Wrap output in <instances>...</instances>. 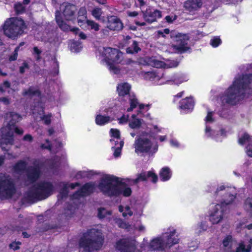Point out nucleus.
<instances>
[{
    "mask_svg": "<svg viewBox=\"0 0 252 252\" xmlns=\"http://www.w3.org/2000/svg\"><path fill=\"white\" fill-rule=\"evenodd\" d=\"M176 233V230L170 226L165 229L160 235L153 237L149 242L144 238L141 244V251L136 248L137 242L135 239L131 238L119 240L116 243V248L120 252H141L147 250L163 252L180 243V239L175 237Z\"/></svg>",
    "mask_w": 252,
    "mask_h": 252,
    "instance_id": "f257e3e1",
    "label": "nucleus"
},
{
    "mask_svg": "<svg viewBox=\"0 0 252 252\" xmlns=\"http://www.w3.org/2000/svg\"><path fill=\"white\" fill-rule=\"evenodd\" d=\"M252 94V74L239 75L227 89L220 99L222 103L232 105L246 96Z\"/></svg>",
    "mask_w": 252,
    "mask_h": 252,
    "instance_id": "f03ea898",
    "label": "nucleus"
},
{
    "mask_svg": "<svg viewBox=\"0 0 252 252\" xmlns=\"http://www.w3.org/2000/svg\"><path fill=\"white\" fill-rule=\"evenodd\" d=\"M236 195V189L234 187H225L220 185L218 187L216 191V197L220 203L213 206L209 213V220L213 224L220 222L224 217L228 206L234 201Z\"/></svg>",
    "mask_w": 252,
    "mask_h": 252,
    "instance_id": "7ed1b4c3",
    "label": "nucleus"
},
{
    "mask_svg": "<svg viewBox=\"0 0 252 252\" xmlns=\"http://www.w3.org/2000/svg\"><path fill=\"white\" fill-rule=\"evenodd\" d=\"M98 188L103 194L110 197L121 195L127 197L131 193L130 188L121 178L108 174L101 178Z\"/></svg>",
    "mask_w": 252,
    "mask_h": 252,
    "instance_id": "20e7f679",
    "label": "nucleus"
},
{
    "mask_svg": "<svg viewBox=\"0 0 252 252\" xmlns=\"http://www.w3.org/2000/svg\"><path fill=\"white\" fill-rule=\"evenodd\" d=\"M103 64L106 65L110 72L121 76L128 72V66L120 67L119 64L123 61V53L117 49L100 47L98 49Z\"/></svg>",
    "mask_w": 252,
    "mask_h": 252,
    "instance_id": "39448f33",
    "label": "nucleus"
},
{
    "mask_svg": "<svg viewBox=\"0 0 252 252\" xmlns=\"http://www.w3.org/2000/svg\"><path fill=\"white\" fill-rule=\"evenodd\" d=\"M22 119V117L18 114L10 112L6 114L5 120L6 125L1 129L0 136V146L3 151H7L9 146L13 144V133L15 132L18 134H22L23 130L15 126V124Z\"/></svg>",
    "mask_w": 252,
    "mask_h": 252,
    "instance_id": "423d86ee",
    "label": "nucleus"
},
{
    "mask_svg": "<svg viewBox=\"0 0 252 252\" xmlns=\"http://www.w3.org/2000/svg\"><path fill=\"white\" fill-rule=\"evenodd\" d=\"M100 226L90 229L85 233L79 241V251L81 252H91L100 249L103 243L104 237Z\"/></svg>",
    "mask_w": 252,
    "mask_h": 252,
    "instance_id": "0eeeda50",
    "label": "nucleus"
},
{
    "mask_svg": "<svg viewBox=\"0 0 252 252\" xmlns=\"http://www.w3.org/2000/svg\"><path fill=\"white\" fill-rule=\"evenodd\" d=\"M23 94L34 99V105L32 106V110L36 119H38V117H39L44 121L45 124L49 125L51 123V115H43L44 106L46 98L41 95L38 89L35 87H30L27 91L24 92Z\"/></svg>",
    "mask_w": 252,
    "mask_h": 252,
    "instance_id": "6e6552de",
    "label": "nucleus"
},
{
    "mask_svg": "<svg viewBox=\"0 0 252 252\" xmlns=\"http://www.w3.org/2000/svg\"><path fill=\"white\" fill-rule=\"evenodd\" d=\"M133 147L136 153H146L153 155L158 150L157 142L153 141L152 138L149 137V129H147L145 134H142L136 138Z\"/></svg>",
    "mask_w": 252,
    "mask_h": 252,
    "instance_id": "1a4fd4ad",
    "label": "nucleus"
},
{
    "mask_svg": "<svg viewBox=\"0 0 252 252\" xmlns=\"http://www.w3.org/2000/svg\"><path fill=\"white\" fill-rule=\"evenodd\" d=\"M54 190L53 185L48 182H43L34 184L26 193L29 201H34L44 199L50 195Z\"/></svg>",
    "mask_w": 252,
    "mask_h": 252,
    "instance_id": "9d476101",
    "label": "nucleus"
},
{
    "mask_svg": "<svg viewBox=\"0 0 252 252\" xmlns=\"http://www.w3.org/2000/svg\"><path fill=\"white\" fill-rule=\"evenodd\" d=\"M76 10L75 5L68 3H63L60 8V11L56 13V20L59 27L63 31L70 29L69 26L66 23V21H72L75 18V12Z\"/></svg>",
    "mask_w": 252,
    "mask_h": 252,
    "instance_id": "9b49d317",
    "label": "nucleus"
},
{
    "mask_svg": "<svg viewBox=\"0 0 252 252\" xmlns=\"http://www.w3.org/2000/svg\"><path fill=\"white\" fill-rule=\"evenodd\" d=\"M25 29L23 20L11 18L7 19L3 26L4 34L7 37L14 39L22 34Z\"/></svg>",
    "mask_w": 252,
    "mask_h": 252,
    "instance_id": "f8f14e48",
    "label": "nucleus"
},
{
    "mask_svg": "<svg viewBox=\"0 0 252 252\" xmlns=\"http://www.w3.org/2000/svg\"><path fill=\"white\" fill-rule=\"evenodd\" d=\"M130 85L126 82L121 83L117 86V92L119 95L120 96H126L128 97L130 107L127 108L126 111L128 112L131 111L137 106H138L140 110H148V105L139 104L135 95L134 94H130Z\"/></svg>",
    "mask_w": 252,
    "mask_h": 252,
    "instance_id": "ddd939ff",
    "label": "nucleus"
},
{
    "mask_svg": "<svg viewBox=\"0 0 252 252\" xmlns=\"http://www.w3.org/2000/svg\"><path fill=\"white\" fill-rule=\"evenodd\" d=\"M207 115L205 118L206 126L205 135L206 137L215 139L217 141H221L226 135V131L223 129L218 130L211 126L210 124L213 122V111L207 109Z\"/></svg>",
    "mask_w": 252,
    "mask_h": 252,
    "instance_id": "4468645a",
    "label": "nucleus"
},
{
    "mask_svg": "<svg viewBox=\"0 0 252 252\" xmlns=\"http://www.w3.org/2000/svg\"><path fill=\"white\" fill-rule=\"evenodd\" d=\"M170 36L176 42V44L172 46L174 52L182 53L190 51V48L188 44L189 37L187 34L172 31Z\"/></svg>",
    "mask_w": 252,
    "mask_h": 252,
    "instance_id": "2eb2a0df",
    "label": "nucleus"
},
{
    "mask_svg": "<svg viewBox=\"0 0 252 252\" xmlns=\"http://www.w3.org/2000/svg\"><path fill=\"white\" fill-rule=\"evenodd\" d=\"M15 192L13 180L5 174L0 173V198H10Z\"/></svg>",
    "mask_w": 252,
    "mask_h": 252,
    "instance_id": "dca6fc26",
    "label": "nucleus"
},
{
    "mask_svg": "<svg viewBox=\"0 0 252 252\" xmlns=\"http://www.w3.org/2000/svg\"><path fill=\"white\" fill-rule=\"evenodd\" d=\"M95 186L94 183H88L84 185L80 190L70 196L71 203L76 207L84 200V197L93 192Z\"/></svg>",
    "mask_w": 252,
    "mask_h": 252,
    "instance_id": "f3484780",
    "label": "nucleus"
},
{
    "mask_svg": "<svg viewBox=\"0 0 252 252\" xmlns=\"http://www.w3.org/2000/svg\"><path fill=\"white\" fill-rule=\"evenodd\" d=\"M119 211L125 218H128L132 215L136 218H140L143 215V207L141 205H136L131 207L128 204H123L118 207Z\"/></svg>",
    "mask_w": 252,
    "mask_h": 252,
    "instance_id": "a211bd4d",
    "label": "nucleus"
},
{
    "mask_svg": "<svg viewBox=\"0 0 252 252\" xmlns=\"http://www.w3.org/2000/svg\"><path fill=\"white\" fill-rule=\"evenodd\" d=\"M111 139L110 142L112 149L114 151L113 155L115 158L119 157L121 154V150L124 146V141L120 138V133L117 129H110Z\"/></svg>",
    "mask_w": 252,
    "mask_h": 252,
    "instance_id": "6ab92c4d",
    "label": "nucleus"
},
{
    "mask_svg": "<svg viewBox=\"0 0 252 252\" xmlns=\"http://www.w3.org/2000/svg\"><path fill=\"white\" fill-rule=\"evenodd\" d=\"M139 75L144 79L152 82L157 85H161L164 82L162 81L163 73L156 69L150 71L142 70L139 73Z\"/></svg>",
    "mask_w": 252,
    "mask_h": 252,
    "instance_id": "aec40b11",
    "label": "nucleus"
},
{
    "mask_svg": "<svg viewBox=\"0 0 252 252\" xmlns=\"http://www.w3.org/2000/svg\"><path fill=\"white\" fill-rule=\"evenodd\" d=\"M42 166V164L38 161H35L33 166L28 168L27 173L28 182L33 183L40 177Z\"/></svg>",
    "mask_w": 252,
    "mask_h": 252,
    "instance_id": "412c9836",
    "label": "nucleus"
},
{
    "mask_svg": "<svg viewBox=\"0 0 252 252\" xmlns=\"http://www.w3.org/2000/svg\"><path fill=\"white\" fill-rule=\"evenodd\" d=\"M148 129H149V137L152 138L153 141H156L158 139L160 142H163L166 139V135H158L160 133H163L164 129L159 127L157 125H151L148 124Z\"/></svg>",
    "mask_w": 252,
    "mask_h": 252,
    "instance_id": "4be33fe9",
    "label": "nucleus"
},
{
    "mask_svg": "<svg viewBox=\"0 0 252 252\" xmlns=\"http://www.w3.org/2000/svg\"><path fill=\"white\" fill-rule=\"evenodd\" d=\"M79 185L78 183L70 184L64 182L60 183L59 187L61 188V189L58 196V202L61 201L62 200L67 197L69 189H74L76 187L79 186Z\"/></svg>",
    "mask_w": 252,
    "mask_h": 252,
    "instance_id": "5701e85b",
    "label": "nucleus"
},
{
    "mask_svg": "<svg viewBox=\"0 0 252 252\" xmlns=\"http://www.w3.org/2000/svg\"><path fill=\"white\" fill-rule=\"evenodd\" d=\"M148 63L150 65L156 68L160 67H175L178 66L179 63L177 61H172L169 63H165L155 57H152L149 59Z\"/></svg>",
    "mask_w": 252,
    "mask_h": 252,
    "instance_id": "b1692460",
    "label": "nucleus"
},
{
    "mask_svg": "<svg viewBox=\"0 0 252 252\" xmlns=\"http://www.w3.org/2000/svg\"><path fill=\"white\" fill-rule=\"evenodd\" d=\"M143 13L145 21L149 23H151L161 17L160 11L151 8H147L144 12L143 11Z\"/></svg>",
    "mask_w": 252,
    "mask_h": 252,
    "instance_id": "393cba45",
    "label": "nucleus"
},
{
    "mask_svg": "<svg viewBox=\"0 0 252 252\" xmlns=\"http://www.w3.org/2000/svg\"><path fill=\"white\" fill-rule=\"evenodd\" d=\"M194 101L192 97H187L180 101L179 108L182 113H188L192 111Z\"/></svg>",
    "mask_w": 252,
    "mask_h": 252,
    "instance_id": "a878e982",
    "label": "nucleus"
},
{
    "mask_svg": "<svg viewBox=\"0 0 252 252\" xmlns=\"http://www.w3.org/2000/svg\"><path fill=\"white\" fill-rule=\"evenodd\" d=\"M123 25L121 20L115 16L107 17V28L111 31H120L123 29Z\"/></svg>",
    "mask_w": 252,
    "mask_h": 252,
    "instance_id": "bb28decb",
    "label": "nucleus"
},
{
    "mask_svg": "<svg viewBox=\"0 0 252 252\" xmlns=\"http://www.w3.org/2000/svg\"><path fill=\"white\" fill-rule=\"evenodd\" d=\"M203 3L202 0H187L184 2V7L189 12H194L201 7Z\"/></svg>",
    "mask_w": 252,
    "mask_h": 252,
    "instance_id": "cd10ccee",
    "label": "nucleus"
},
{
    "mask_svg": "<svg viewBox=\"0 0 252 252\" xmlns=\"http://www.w3.org/2000/svg\"><path fill=\"white\" fill-rule=\"evenodd\" d=\"M148 178H151L153 182L156 183L158 180L157 175L152 171H148L147 172H142L137 175L136 179H133L132 181L133 183L136 184L141 181L146 180Z\"/></svg>",
    "mask_w": 252,
    "mask_h": 252,
    "instance_id": "c85d7f7f",
    "label": "nucleus"
},
{
    "mask_svg": "<svg viewBox=\"0 0 252 252\" xmlns=\"http://www.w3.org/2000/svg\"><path fill=\"white\" fill-rule=\"evenodd\" d=\"M103 110H100L95 117V123L97 125L103 126L112 122L114 118L103 114Z\"/></svg>",
    "mask_w": 252,
    "mask_h": 252,
    "instance_id": "c756f323",
    "label": "nucleus"
},
{
    "mask_svg": "<svg viewBox=\"0 0 252 252\" xmlns=\"http://www.w3.org/2000/svg\"><path fill=\"white\" fill-rule=\"evenodd\" d=\"M42 148L48 149L52 152H58L62 147V143L59 141H55L53 144H50L48 140H46V144H42Z\"/></svg>",
    "mask_w": 252,
    "mask_h": 252,
    "instance_id": "7c9ffc66",
    "label": "nucleus"
},
{
    "mask_svg": "<svg viewBox=\"0 0 252 252\" xmlns=\"http://www.w3.org/2000/svg\"><path fill=\"white\" fill-rule=\"evenodd\" d=\"M159 178L162 181L165 182L169 180L172 176V171L169 167H164L159 172Z\"/></svg>",
    "mask_w": 252,
    "mask_h": 252,
    "instance_id": "2f4dec72",
    "label": "nucleus"
},
{
    "mask_svg": "<svg viewBox=\"0 0 252 252\" xmlns=\"http://www.w3.org/2000/svg\"><path fill=\"white\" fill-rule=\"evenodd\" d=\"M189 80L188 76L182 74H176L172 76L170 81L176 84H180Z\"/></svg>",
    "mask_w": 252,
    "mask_h": 252,
    "instance_id": "473e14b6",
    "label": "nucleus"
},
{
    "mask_svg": "<svg viewBox=\"0 0 252 252\" xmlns=\"http://www.w3.org/2000/svg\"><path fill=\"white\" fill-rule=\"evenodd\" d=\"M142 121L137 117L135 115H132L129 121V126L131 128H138L142 124Z\"/></svg>",
    "mask_w": 252,
    "mask_h": 252,
    "instance_id": "72a5a7b5",
    "label": "nucleus"
},
{
    "mask_svg": "<svg viewBox=\"0 0 252 252\" xmlns=\"http://www.w3.org/2000/svg\"><path fill=\"white\" fill-rule=\"evenodd\" d=\"M234 242L232 241V237L230 235L227 236L223 240L222 244L226 252L231 251Z\"/></svg>",
    "mask_w": 252,
    "mask_h": 252,
    "instance_id": "f704fd0d",
    "label": "nucleus"
},
{
    "mask_svg": "<svg viewBox=\"0 0 252 252\" xmlns=\"http://www.w3.org/2000/svg\"><path fill=\"white\" fill-rule=\"evenodd\" d=\"M94 174L93 171H80L77 172L75 176L76 179H80L85 178H90Z\"/></svg>",
    "mask_w": 252,
    "mask_h": 252,
    "instance_id": "c9c22d12",
    "label": "nucleus"
},
{
    "mask_svg": "<svg viewBox=\"0 0 252 252\" xmlns=\"http://www.w3.org/2000/svg\"><path fill=\"white\" fill-rule=\"evenodd\" d=\"M251 246L250 245H246L244 242H241L237 247L235 252H250Z\"/></svg>",
    "mask_w": 252,
    "mask_h": 252,
    "instance_id": "e433bc0d",
    "label": "nucleus"
},
{
    "mask_svg": "<svg viewBox=\"0 0 252 252\" xmlns=\"http://www.w3.org/2000/svg\"><path fill=\"white\" fill-rule=\"evenodd\" d=\"M243 207L252 217V197H248L245 200Z\"/></svg>",
    "mask_w": 252,
    "mask_h": 252,
    "instance_id": "4c0bfd02",
    "label": "nucleus"
},
{
    "mask_svg": "<svg viewBox=\"0 0 252 252\" xmlns=\"http://www.w3.org/2000/svg\"><path fill=\"white\" fill-rule=\"evenodd\" d=\"M252 137L247 133L244 132L239 136L238 142L240 145H244L251 140Z\"/></svg>",
    "mask_w": 252,
    "mask_h": 252,
    "instance_id": "58836bf2",
    "label": "nucleus"
},
{
    "mask_svg": "<svg viewBox=\"0 0 252 252\" xmlns=\"http://www.w3.org/2000/svg\"><path fill=\"white\" fill-rule=\"evenodd\" d=\"M26 163L25 162L20 160L18 161L13 167L15 172L20 173L23 171L26 168Z\"/></svg>",
    "mask_w": 252,
    "mask_h": 252,
    "instance_id": "ea45409f",
    "label": "nucleus"
},
{
    "mask_svg": "<svg viewBox=\"0 0 252 252\" xmlns=\"http://www.w3.org/2000/svg\"><path fill=\"white\" fill-rule=\"evenodd\" d=\"M82 48L81 43L78 41H72L70 44V50L72 52L78 53L80 52Z\"/></svg>",
    "mask_w": 252,
    "mask_h": 252,
    "instance_id": "a19ab883",
    "label": "nucleus"
},
{
    "mask_svg": "<svg viewBox=\"0 0 252 252\" xmlns=\"http://www.w3.org/2000/svg\"><path fill=\"white\" fill-rule=\"evenodd\" d=\"M111 215V212L107 210L104 208H100L98 209V217L99 219L107 218Z\"/></svg>",
    "mask_w": 252,
    "mask_h": 252,
    "instance_id": "79ce46f5",
    "label": "nucleus"
},
{
    "mask_svg": "<svg viewBox=\"0 0 252 252\" xmlns=\"http://www.w3.org/2000/svg\"><path fill=\"white\" fill-rule=\"evenodd\" d=\"M140 50L138 47V44L137 42L133 41L131 46L126 49V52L127 53L133 54L138 52Z\"/></svg>",
    "mask_w": 252,
    "mask_h": 252,
    "instance_id": "37998d69",
    "label": "nucleus"
},
{
    "mask_svg": "<svg viewBox=\"0 0 252 252\" xmlns=\"http://www.w3.org/2000/svg\"><path fill=\"white\" fill-rule=\"evenodd\" d=\"M115 223L117 224V225L121 228L128 229L130 227L129 224L123 220L121 219H116L115 220Z\"/></svg>",
    "mask_w": 252,
    "mask_h": 252,
    "instance_id": "c03bdc74",
    "label": "nucleus"
},
{
    "mask_svg": "<svg viewBox=\"0 0 252 252\" xmlns=\"http://www.w3.org/2000/svg\"><path fill=\"white\" fill-rule=\"evenodd\" d=\"M102 13V11L100 8L96 7L94 8L92 11V14L97 20H101V16Z\"/></svg>",
    "mask_w": 252,
    "mask_h": 252,
    "instance_id": "a18cd8bd",
    "label": "nucleus"
},
{
    "mask_svg": "<svg viewBox=\"0 0 252 252\" xmlns=\"http://www.w3.org/2000/svg\"><path fill=\"white\" fill-rule=\"evenodd\" d=\"M208 227V226L206 221L201 222L197 226L196 233H199L202 231H205L207 229Z\"/></svg>",
    "mask_w": 252,
    "mask_h": 252,
    "instance_id": "49530a36",
    "label": "nucleus"
},
{
    "mask_svg": "<svg viewBox=\"0 0 252 252\" xmlns=\"http://www.w3.org/2000/svg\"><path fill=\"white\" fill-rule=\"evenodd\" d=\"M87 24L88 26L90 27L92 30L95 31H98L99 30V25L95 22L92 20H87Z\"/></svg>",
    "mask_w": 252,
    "mask_h": 252,
    "instance_id": "de8ad7c7",
    "label": "nucleus"
},
{
    "mask_svg": "<svg viewBox=\"0 0 252 252\" xmlns=\"http://www.w3.org/2000/svg\"><path fill=\"white\" fill-rule=\"evenodd\" d=\"M221 43V41L219 36H215L210 40V44L213 47H217Z\"/></svg>",
    "mask_w": 252,
    "mask_h": 252,
    "instance_id": "09e8293b",
    "label": "nucleus"
},
{
    "mask_svg": "<svg viewBox=\"0 0 252 252\" xmlns=\"http://www.w3.org/2000/svg\"><path fill=\"white\" fill-rule=\"evenodd\" d=\"M10 83L9 82L5 81L3 82L0 85V92L1 93H3L5 92H9V89H10Z\"/></svg>",
    "mask_w": 252,
    "mask_h": 252,
    "instance_id": "8fccbe9b",
    "label": "nucleus"
},
{
    "mask_svg": "<svg viewBox=\"0 0 252 252\" xmlns=\"http://www.w3.org/2000/svg\"><path fill=\"white\" fill-rule=\"evenodd\" d=\"M41 51L37 47H34L33 48L32 55L36 60L38 61L41 59L40 55Z\"/></svg>",
    "mask_w": 252,
    "mask_h": 252,
    "instance_id": "3c124183",
    "label": "nucleus"
},
{
    "mask_svg": "<svg viewBox=\"0 0 252 252\" xmlns=\"http://www.w3.org/2000/svg\"><path fill=\"white\" fill-rule=\"evenodd\" d=\"M135 229L140 233H145L146 228L145 225L140 222L135 225Z\"/></svg>",
    "mask_w": 252,
    "mask_h": 252,
    "instance_id": "603ef678",
    "label": "nucleus"
},
{
    "mask_svg": "<svg viewBox=\"0 0 252 252\" xmlns=\"http://www.w3.org/2000/svg\"><path fill=\"white\" fill-rule=\"evenodd\" d=\"M19 51V47H17L14 52L9 56V61H14L16 60L18 57V52Z\"/></svg>",
    "mask_w": 252,
    "mask_h": 252,
    "instance_id": "864d4df0",
    "label": "nucleus"
},
{
    "mask_svg": "<svg viewBox=\"0 0 252 252\" xmlns=\"http://www.w3.org/2000/svg\"><path fill=\"white\" fill-rule=\"evenodd\" d=\"M76 207L73 206L72 205H69L65 210V215L66 217H70L74 212Z\"/></svg>",
    "mask_w": 252,
    "mask_h": 252,
    "instance_id": "5fc2aeb1",
    "label": "nucleus"
},
{
    "mask_svg": "<svg viewBox=\"0 0 252 252\" xmlns=\"http://www.w3.org/2000/svg\"><path fill=\"white\" fill-rule=\"evenodd\" d=\"M14 8L17 13H21L25 10L24 6L22 3H20L15 4L14 6Z\"/></svg>",
    "mask_w": 252,
    "mask_h": 252,
    "instance_id": "6e6d98bb",
    "label": "nucleus"
},
{
    "mask_svg": "<svg viewBox=\"0 0 252 252\" xmlns=\"http://www.w3.org/2000/svg\"><path fill=\"white\" fill-rule=\"evenodd\" d=\"M70 31L75 32V34L78 33L79 37L82 39H85L87 37L85 34H84L83 32H79V30L77 28H73L72 29H69Z\"/></svg>",
    "mask_w": 252,
    "mask_h": 252,
    "instance_id": "4d7b16f0",
    "label": "nucleus"
},
{
    "mask_svg": "<svg viewBox=\"0 0 252 252\" xmlns=\"http://www.w3.org/2000/svg\"><path fill=\"white\" fill-rule=\"evenodd\" d=\"M245 153L248 156L252 158V142L246 147Z\"/></svg>",
    "mask_w": 252,
    "mask_h": 252,
    "instance_id": "13d9d810",
    "label": "nucleus"
},
{
    "mask_svg": "<svg viewBox=\"0 0 252 252\" xmlns=\"http://www.w3.org/2000/svg\"><path fill=\"white\" fill-rule=\"evenodd\" d=\"M158 35L159 36L165 37V34H168L170 33V30L168 29L159 30L157 32Z\"/></svg>",
    "mask_w": 252,
    "mask_h": 252,
    "instance_id": "bf43d9fd",
    "label": "nucleus"
},
{
    "mask_svg": "<svg viewBox=\"0 0 252 252\" xmlns=\"http://www.w3.org/2000/svg\"><path fill=\"white\" fill-rule=\"evenodd\" d=\"M42 40H44L45 41H48L51 43L53 44L54 45H56L58 42V38L56 36L51 37L48 38L47 40L46 39H42Z\"/></svg>",
    "mask_w": 252,
    "mask_h": 252,
    "instance_id": "052dcab7",
    "label": "nucleus"
},
{
    "mask_svg": "<svg viewBox=\"0 0 252 252\" xmlns=\"http://www.w3.org/2000/svg\"><path fill=\"white\" fill-rule=\"evenodd\" d=\"M21 244L20 242H13L10 245V247L14 250H17L19 248V246Z\"/></svg>",
    "mask_w": 252,
    "mask_h": 252,
    "instance_id": "680f3d73",
    "label": "nucleus"
},
{
    "mask_svg": "<svg viewBox=\"0 0 252 252\" xmlns=\"http://www.w3.org/2000/svg\"><path fill=\"white\" fill-rule=\"evenodd\" d=\"M86 10L85 8L84 7H81L78 12L79 16H83V18L86 19Z\"/></svg>",
    "mask_w": 252,
    "mask_h": 252,
    "instance_id": "e2e57ef3",
    "label": "nucleus"
},
{
    "mask_svg": "<svg viewBox=\"0 0 252 252\" xmlns=\"http://www.w3.org/2000/svg\"><path fill=\"white\" fill-rule=\"evenodd\" d=\"M28 64L27 63L24 62L22 64V65L20 67V71L21 73H23L25 72V69L28 68Z\"/></svg>",
    "mask_w": 252,
    "mask_h": 252,
    "instance_id": "0e129e2a",
    "label": "nucleus"
},
{
    "mask_svg": "<svg viewBox=\"0 0 252 252\" xmlns=\"http://www.w3.org/2000/svg\"><path fill=\"white\" fill-rule=\"evenodd\" d=\"M170 143L171 146L174 147H178L179 146V143L178 141L174 139H170Z\"/></svg>",
    "mask_w": 252,
    "mask_h": 252,
    "instance_id": "69168bd1",
    "label": "nucleus"
},
{
    "mask_svg": "<svg viewBox=\"0 0 252 252\" xmlns=\"http://www.w3.org/2000/svg\"><path fill=\"white\" fill-rule=\"evenodd\" d=\"M128 120V116L123 115L121 118L119 119L120 124H125L127 122Z\"/></svg>",
    "mask_w": 252,
    "mask_h": 252,
    "instance_id": "338daca9",
    "label": "nucleus"
},
{
    "mask_svg": "<svg viewBox=\"0 0 252 252\" xmlns=\"http://www.w3.org/2000/svg\"><path fill=\"white\" fill-rule=\"evenodd\" d=\"M135 3L137 6H139L141 8L144 6L146 3L144 0H136Z\"/></svg>",
    "mask_w": 252,
    "mask_h": 252,
    "instance_id": "774afa93",
    "label": "nucleus"
}]
</instances>
